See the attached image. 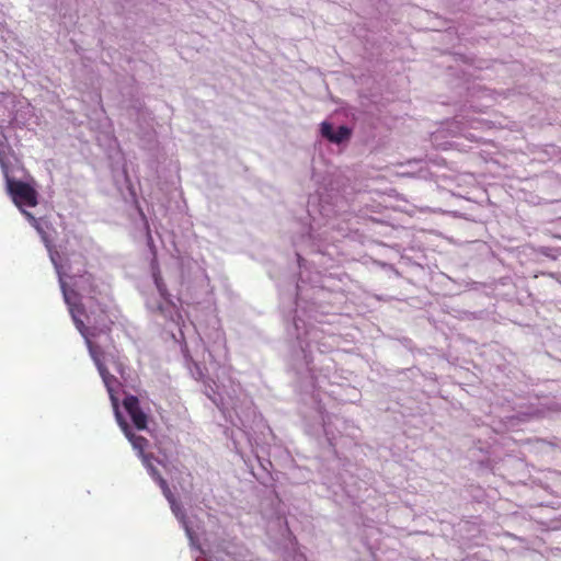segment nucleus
Returning a JSON list of instances; mask_svg holds the SVG:
<instances>
[{"mask_svg": "<svg viewBox=\"0 0 561 561\" xmlns=\"http://www.w3.org/2000/svg\"><path fill=\"white\" fill-rule=\"evenodd\" d=\"M60 283L64 298L69 307V312L71 314L73 323L78 331L81 333V335L85 339L90 355L93 358L94 363L96 364V359H101L100 352L99 347L91 342L90 337H95L101 333H110L111 323H103L101 324V327L93 325L92 328L89 329L81 319V317L85 313V309L84 306L79 301L77 293L73 290H67L66 284L62 280H60Z\"/></svg>", "mask_w": 561, "mask_h": 561, "instance_id": "1", "label": "nucleus"}, {"mask_svg": "<svg viewBox=\"0 0 561 561\" xmlns=\"http://www.w3.org/2000/svg\"><path fill=\"white\" fill-rule=\"evenodd\" d=\"M123 407L130 416L134 426L144 431L148 426V415L140 408L139 400L136 396L128 394L123 400Z\"/></svg>", "mask_w": 561, "mask_h": 561, "instance_id": "3", "label": "nucleus"}, {"mask_svg": "<svg viewBox=\"0 0 561 561\" xmlns=\"http://www.w3.org/2000/svg\"><path fill=\"white\" fill-rule=\"evenodd\" d=\"M153 459H154V456L152 454H149L147 456H142V458H140L142 465L147 469V471L150 474V477L154 481H157L162 476L160 474L159 470L153 466V463H152Z\"/></svg>", "mask_w": 561, "mask_h": 561, "instance_id": "6", "label": "nucleus"}, {"mask_svg": "<svg viewBox=\"0 0 561 561\" xmlns=\"http://www.w3.org/2000/svg\"><path fill=\"white\" fill-rule=\"evenodd\" d=\"M96 367H98V370L102 377V379H106L110 374L108 369L106 368V366L103 364V362L101 359H96Z\"/></svg>", "mask_w": 561, "mask_h": 561, "instance_id": "9", "label": "nucleus"}, {"mask_svg": "<svg viewBox=\"0 0 561 561\" xmlns=\"http://www.w3.org/2000/svg\"><path fill=\"white\" fill-rule=\"evenodd\" d=\"M22 211V214L33 224H36V218L28 211H26L25 209H20Z\"/></svg>", "mask_w": 561, "mask_h": 561, "instance_id": "10", "label": "nucleus"}, {"mask_svg": "<svg viewBox=\"0 0 561 561\" xmlns=\"http://www.w3.org/2000/svg\"><path fill=\"white\" fill-rule=\"evenodd\" d=\"M115 416L126 438L129 440L133 448L137 451L138 457L142 458V456L149 455L148 453H146V448L149 446V440L144 436L136 435L135 433H133L128 423L122 416L119 410H116Z\"/></svg>", "mask_w": 561, "mask_h": 561, "instance_id": "4", "label": "nucleus"}, {"mask_svg": "<svg viewBox=\"0 0 561 561\" xmlns=\"http://www.w3.org/2000/svg\"><path fill=\"white\" fill-rule=\"evenodd\" d=\"M321 135L331 142L341 144L350 138L351 129L346 126H340L337 130L334 131L332 124L323 122L321 124Z\"/></svg>", "mask_w": 561, "mask_h": 561, "instance_id": "5", "label": "nucleus"}, {"mask_svg": "<svg viewBox=\"0 0 561 561\" xmlns=\"http://www.w3.org/2000/svg\"><path fill=\"white\" fill-rule=\"evenodd\" d=\"M103 382L110 393V397H111V400L113 402V407H114V410H118V403H117V399L116 397L114 396V391H113V383L116 382V378L115 376H113L112 374L107 376L106 379H103Z\"/></svg>", "mask_w": 561, "mask_h": 561, "instance_id": "8", "label": "nucleus"}, {"mask_svg": "<svg viewBox=\"0 0 561 561\" xmlns=\"http://www.w3.org/2000/svg\"><path fill=\"white\" fill-rule=\"evenodd\" d=\"M0 165L5 178L7 188L19 209L23 206L35 207L38 203L37 192L28 183L16 181L9 175L8 164L0 152Z\"/></svg>", "mask_w": 561, "mask_h": 561, "instance_id": "2", "label": "nucleus"}, {"mask_svg": "<svg viewBox=\"0 0 561 561\" xmlns=\"http://www.w3.org/2000/svg\"><path fill=\"white\" fill-rule=\"evenodd\" d=\"M156 482L160 486L165 499L171 504L172 510L175 511V506H176L175 499H174V495H173L172 491L170 490L169 484L165 481V479L163 477H161Z\"/></svg>", "mask_w": 561, "mask_h": 561, "instance_id": "7", "label": "nucleus"}]
</instances>
